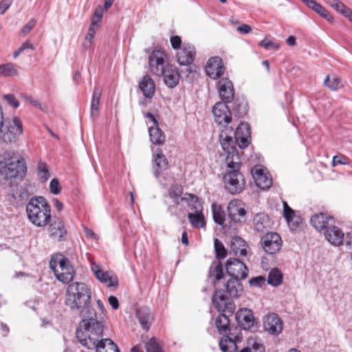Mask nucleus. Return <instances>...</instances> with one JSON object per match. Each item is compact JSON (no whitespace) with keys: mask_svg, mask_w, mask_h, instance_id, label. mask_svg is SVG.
<instances>
[{"mask_svg":"<svg viewBox=\"0 0 352 352\" xmlns=\"http://www.w3.org/2000/svg\"><path fill=\"white\" fill-rule=\"evenodd\" d=\"M259 46L263 47L266 50L269 49H277L279 45L272 41H269L267 39H263L259 43Z\"/></svg>","mask_w":352,"mask_h":352,"instance_id":"nucleus-56","label":"nucleus"},{"mask_svg":"<svg viewBox=\"0 0 352 352\" xmlns=\"http://www.w3.org/2000/svg\"><path fill=\"white\" fill-rule=\"evenodd\" d=\"M247 246L245 241L241 237L236 236L232 239L231 249L236 255L246 256L248 254Z\"/></svg>","mask_w":352,"mask_h":352,"instance_id":"nucleus-33","label":"nucleus"},{"mask_svg":"<svg viewBox=\"0 0 352 352\" xmlns=\"http://www.w3.org/2000/svg\"><path fill=\"white\" fill-rule=\"evenodd\" d=\"M9 194L18 205L23 204L30 197V194L26 188L19 185L12 186Z\"/></svg>","mask_w":352,"mask_h":352,"instance_id":"nucleus-28","label":"nucleus"},{"mask_svg":"<svg viewBox=\"0 0 352 352\" xmlns=\"http://www.w3.org/2000/svg\"><path fill=\"white\" fill-rule=\"evenodd\" d=\"M50 192L54 195H58L60 192V184L58 179L54 178L50 184Z\"/></svg>","mask_w":352,"mask_h":352,"instance_id":"nucleus-55","label":"nucleus"},{"mask_svg":"<svg viewBox=\"0 0 352 352\" xmlns=\"http://www.w3.org/2000/svg\"><path fill=\"white\" fill-rule=\"evenodd\" d=\"M165 54L161 50H154L148 58L151 72L158 76H163L164 84L169 88L175 87L179 82L180 75L176 67L165 61Z\"/></svg>","mask_w":352,"mask_h":352,"instance_id":"nucleus-6","label":"nucleus"},{"mask_svg":"<svg viewBox=\"0 0 352 352\" xmlns=\"http://www.w3.org/2000/svg\"><path fill=\"white\" fill-rule=\"evenodd\" d=\"M171 46L175 50L181 49L182 39L179 36H173L170 37Z\"/></svg>","mask_w":352,"mask_h":352,"instance_id":"nucleus-58","label":"nucleus"},{"mask_svg":"<svg viewBox=\"0 0 352 352\" xmlns=\"http://www.w3.org/2000/svg\"><path fill=\"white\" fill-rule=\"evenodd\" d=\"M225 69L222 59L219 56H214L207 62L206 74L210 78L216 80L223 76Z\"/></svg>","mask_w":352,"mask_h":352,"instance_id":"nucleus-19","label":"nucleus"},{"mask_svg":"<svg viewBox=\"0 0 352 352\" xmlns=\"http://www.w3.org/2000/svg\"><path fill=\"white\" fill-rule=\"evenodd\" d=\"M209 276L214 277L215 280H219L223 278V265L220 261L212 262L209 270Z\"/></svg>","mask_w":352,"mask_h":352,"instance_id":"nucleus-38","label":"nucleus"},{"mask_svg":"<svg viewBox=\"0 0 352 352\" xmlns=\"http://www.w3.org/2000/svg\"><path fill=\"white\" fill-rule=\"evenodd\" d=\"M188 218L191 226L196 228L205 227L206 221L202 211L198 212H188Z\"/></svg>","mask_w":352,"mask_h":352,"instance_id":"nucleus-36","label":"nucleus"},{"mask_svg":"<svg viewBox=\"0 0 352 352\" xmlns=\"http://www.w3.org/2000/svg\"><path fill=\"white\" fill-rule=\"evenodd\" d=\"M226 292L232 298H237L243 292V286L239 278H230L226 284Z\"/></svg>","mask_w":352,"mask_h":352,"instance_id":"nucleus-29","label":"nucleus"},{"mask_svg":"<svg viewBox=\"0 0 352 352\" xmlns=\"http://www.w3.org/2000/svg\"><path fill=\"white\" fill-rule=\"evenodd\" d=\"M50 268L53 270L56 278L63 283H69L74 276V270L71 265L69 259L63 257L58 261L57 267L55 262L50 261Z\"/></svg>","mask_w":352,"mask_h":352,"instance_id":"nucleus-10","label":"nucleus"},{"mask_svg":"<svg viewBox=\"0 0 352 352\" xmlns=\"http://www.w3.org/2000/svg\"><path fill=\"white\" fill-rule=\"evenodd\" d=\"M104 324L98 320H82L76 329L78 342L88 349L96 352H120L118 346L110 338H101Z\"/></svg>","mask_w":352,"mask_h":352,"instance_id":"nucleus-2","label":"nucleus"},{"mask_svg":"<svg viewBox=\"0 0 352 352\" xmlns=\"http://www.w3.org/2000/svg\"><path fill=\"white\" fill-rule=\"evenodd\" d=\"M307 7L313 10L314 11L317 8V6L320 4L316 2L315 0H301Z\"/></svg>","mask_w":352,"mask_h":352,"instance_id":"nucleus-63","label":"nucleus"},{"mask_svg":"<svg viewBox=\"0 0 352 352\" xmlns=\"http://www.w3.org/2000/svg\"><path fill=\"white\" fill-rule=\"evenodd\" d=\"M266 282V278L263 276L253 277L249 280V284L252 287H261Z\"/></svg>","mask_w":352,"mask_h":352,"instance_id":"nucleus-49","label":"nucleus"},{"mask_svg":"<svg viewBox=\"0 0 352 352\" xmlns=\"http://www.w3.org/2000/svg\"><path fill=\"white\" fill-rule=\"evenodd\" d=\"M91 270L96 278L100 283L106 284L107 287H117L118 286V277L107 271H103L97 263H92Z\"/></svg>","mask_w":352,"mask_h":352,"instance_id":"nucleus-16","label":"nucleus"},{"mask_svg":"<svg viewBox=\"0 0 352 352\" xmlns=\"http://www.w3.org/2000/svg\"><path fill=\"white\" fill-rule=\"evenodd\" d=\"M145 347L146 352H163L162 347L155 338L150 339L145 344Z\"/></svg>","mask_w":352,"mask_h":352,"instance_id":"nucleus-46","label":"nucleus"},{"mask_svg":"<svg viewBox=\"0 0 352 352\" xmlns=\"http://www.w3.org/2000/svg\"><path fill=\"white\" fill-rule=\"evenodd\" d=\"M17 74V69L12 63L0 65V76L12 77Z\"/></svg>","mask_w":352,"mask_h":352,"instance_id":"nucleus-40","label":"nucleus"},{"mask_svg":"<svg viewBox=\"0 0 352 352\" xmlns=\"http://www.w3.org/2000/svg\"><path fill=\"white\" fill-rule=\"evenodd\" d=\"M251 30V27L247 24H243L237 28V30L243 34H248Z\"/></svg>","mask_w":352,"mask_h":352,"instance_id":"nucleus-64","label":"nucleus"},{"mask_svg":"<svg viewBox=\"0 0 352 352\" xmlns=\"http://www.w3.org/2000/svg\"><path fill=\"white\" fill-rule=\"evenodd\" d=\"M254 229L259 232H265L272 227L271 219L265 213H257L253 219Z\"/></svg>","mask_w":352,"mask_h":352,"instance_id":"nucleus-27","label":"nucleus"},{"mask_svg":"<svg viewBox=\"0 0 352 352\" xmlns=\"http://www.w3.org/2000/svg\"><path fill=\"white\" fill-rule=\"evenodd\" d=\"M139 87L146 98L151 99L153 97L155 91V85L151 77L144 76L140 82Z\"/></svg>","mask_w":352,"mask_h":352,"instance_id":"nucleus-30","label":"nucleus"},{"mask_svg":"<svg viewBox=\"0 0 352 352\" xmlns=\"http://www.w3.org/2000/svg\"><path fill=\"white\" fill-rule=\"evenodd\" d=\"M314 11L320 16L327 19L328 21L331 23L333 22V17L330 14L329 12L322 5L319 4Z\"/></svg>","mask_w":352,"mask_h":352,"instance_id":"nucleus-48","label":"nucleus"},{"mask_svg":"<svg viewBox=\"0 0 352 352\" xmlns=\"http://www.w3.org/2000/svg\"><path fill=\"white\" fill-rule=\"evenodd\" d=\"M37 173L40 179L43 182H46L50 177V173L47 164L43 162H39L37 166Z\"/></svg>","mask_w":352,"mask_h":352,"instance_id":"nucleus-44","label":"nucleus"},{"mask_svg":"<svg viewBox=\"0 0 352 352\" xmlns=\"http://www.w3.org/2000/svg\"><path fill=\"white\" fill-rule=\"evenodd\" d=\"M310 223L317 230L324 232L330 226H332V223H335V220L333 217L327 213L320 212L313 215Z\"/></svg>","mask_w":352,"mask_h":352,"instance_id":"nucleus-24","label":"nucleus"},{"mask_svg":"<svg viewBox=\"0 0 352 352\" xmlns=\"http://www.w3.org/2000/svg\"><path fill=\"white\" fill-rule=\"evenodd\" d=\"M340 14L347 18L352 23V10L351 8L345 6Z\"/></svg>","mask_w":352,"mask_h":352,"instance_id":"nucleus-61","label":"nucleus"},{"mask_svg":"<svg viewBox=\"0 0 352 352\" xmlns=\"http://www.w3.org/2000/svg\"><path fill=\"white\" fill-rule=\"evenodd\" d=\"M30 221L37 227L45 226L51 220V206L43 197H32L26 205Z\"/></svg>","mask_w":352,"mask_h":352,"instance_id":"nucleus-7","label":"nucleus"},{"mask_svg":"<svg viewBox=\"0 0 352 352\" xmlns=\"http://www.w3.org/2000/svg\"><path fill=\"white\" fill-rule=\"evenodd\" d=\"M267 280L273 287L279 286L283 282V274L279 269L273 268L270 271Z\"/></svg>","mask_w":352,"mask_h":352,"instance_id":"nucleus-37","label":"nucleus"},{"mask_svg":"<svg viewBox=\"0 0 352 352\" xmlns=\"http://www.w3.org/2000/svg\"><path fill=\"white\" fill-rule=\"evenodd\" d=\"M325 239L332 245L339 246L344 243V232L332 223L324 232Z\"/></svg>","mask_w":352,"mask_h":352,"instance_id":"nucleus-25","label":"nucleus"},{"mask_svg":"<svg viewBox=\"0 0 352 352\" xmlns=\"http://www.w3.org/2000/svg\"><path fill=\"white\" fill-rule=\"evenodd\" d=\"M65 304L70 309L83 318L82 320H98L91 302V292L84 283L69 284L65 294Z\"/></svg>","mask_w":352,"mask_h":352,"instance_id":"nucleus-3","label":"nucleus"},{"mask_svg":"<svg viewBox=\"0 0 352 352\" xmlns=\"http://www.w3.org/2000/svg\"><path fill=\"white\" fill-rule=\"evenodd\" d=\"M212 210L214 221L221 226L224 233H228V228L226 224V215L222 208L220 206L212 204Z\"/></svg>","mask_w":352,"mask_h":352,"instance_id":"nucleus-31","label":"nucleus"},{"mask_svg":"<svg viewBox=\"0 0 352 352\" xmlns=\"http://www.w3.org/2000/svg\"><path fill=\"white\" fill-rule=\"evenodd\" d=\"M327 5L331 6L338 12L340 13L341 11L344 8L345 6L340 0H323Z\"/></svg>","mask_w":352,"mask_h":352,"instance_id":"nucleus-50","label":"nucleus"},{"mask_svg":"<svg viewBox=\"0 0 352 352\" xmlns=\"http://www.w3.org/2000/svg\"><path fill=\"white\" fill-rule=\"evenodd\" d=\"M136 318L142 328L148 331L153 320V316L149 308L142 307L136 310Z\"/></svg>","mask_w":352,"mask_h":352,"instance_id":"nucleus-26","label":"nucleus"},{"mask_svg":"<svg viewBox=\"0 0 352 352\" xmlns=\"http://www.w3.org/2000/svg\"><path fill=\"white\" fill-rule=\"evenodd\" d=\"M12 3V0H1L0 2V14H3Z\"/></svg>","mask_w":352,"mask_h":352,"instance_id":"nucleus-59","label":"nucleus"},{"mask_svg":"<svg viewBox=\"0 0 352 352\" xmlns=\"http://www.w3.org/2000/svg\"><path fill=\"white\" fill-rule=\"evenodd\" d=\"M152 162L153 175L156 179H159L168 168V160L160 148L153 151Z\"/></svg>","mask_w":352,"mask_h":352,"instance_id":"nucleus-17","label":"nucleus"},{"mask_svg":"<svg viewBox=\"0 0 352 352\" xmlns=\"http://www.w3.org/2000/svg\"><path fill=\"white\" fill-rule=\"evenodd\" d=\"M3 98L7 101L10 106L14 108H17L19 107V102L14 94H6L3 96Z\"/></svg>","mask_w":352,"mask_h":352,"instance_id":"nucleus-53","label":"nucleus"},{"mask_svg":"<svg viewBox=\"0 0 352 352\" xmlns=\"http://www.w3.org/2000/svg\"><path fill=\"white\" fill-rule=\"evenodd\" d=\"M212 304L220 314L215 320V326L218 332L223 336L219 345L222 352H237L238 344L241 342L243 336L238 327L230 328L229 316L225 313L229 304L225 291L217 289L212 296Z\"/></svg>","mask_w":352,"mask_h":352,"instance_id":"nucleus-1","label":"nucleus"},{"mask_svg":"<svg viewBox=\"0 0 352 352\" xmlns=\"http://www.w3.org/2000/svg\"><path fill=\"white\" fill-rule=\"evenodd\" d=\"M251 173L259 188L267 190L272 186V179L267 170L262 165L254 166L251 170Z\"/></svg>","mask_w":352,"mask_h":352,"instance_id":"nucleus-14","label":"nucleus"},{"mask_svg":"<svg viewBox=\"0 0 352 352\" xmlns=\"http://www.w3.org/2000/svg\"><path fill=\"white\" fill-rule=\"evenodd\" d=\"M143 115L144 118H146L147 121V124L148 126H154L157 127L159 126V123L154 115L150 112H143Z\"/></svg>","mask_w":352,"mask_h":352,"instance_id":"nucleus-52","label":"nucleus"},{"mask_svg":"<svg viewBox=\"0 0 352 352\" xmlns=\"http://www.w3.org/2000/svg\"><path fill=\"white\" fill-rule=\"evenodd\" d=\"M235 317L239 324L237 327L241 330H249L254 324L255 318L252 311L250 309H240L236 312Z\"/></svg>","mask_w":352,"mask_h":352,"instance_id":"nucleus-21","label":"nucleus"},{"mask_svg":"<svg viewBox=\"0 0 352 352\" xmlns=\"http://www.w3.org/2000/svg\"><path fill=\"white\" fill-rule=\"evenodd\" d=\"M241 165L239 157L235 156L232 160L230 157L228 159V170L223 179L225 188L232 195L241 193L245 187V178L240 171Z\"/></svg>","mask_w":352,"mask_h":352,"instance_id":"nucleus-9","label":"nucleus"},{"mask_svg":"<svg viewBox=\"0 0 352 352\" xmlns=\"http://www.w3.org/2000/svg\"><path fill=\"white\" fill-rule=\"evenodd\" d=\"M283 216L287 223H291L292 219H296L294 210L291 208L286 201H283Z\"/></svg>","mask_w":352,"mask_h":352,"instance_id":"nucleus-47","label":"nucleus"},{"mask_svg":"<svg viewBox=\"0 0 352 352\" xmlns=\"http://www.w3.org/2000/svg\"><path fill=\"white\" fill-rule=\"evenodd\" d=\"M218 91L223 102H231L234 96L232 82L228 78H222L218 82Z\"/></svg>","mask_w":352,"mask_h":352,"instance_id":"nucleus-22","label":"nucleus"},{"mask_svg":"<svg viewBox=\"0 0 352 352\" xmlns=\"http://www.w3.org/2000/svg\"><path fill=\"white\" fill-rule=\"evenodd\" d=\"M282 243L281 237L276 232H267L261 239V247L268 254H274L278 252L282 247Z\"/></svg>","mask_w":352,"mask_h":352,"instance_id":"nucleus-12","label":"nucleus"},{"mask_svg":"<svg viewBox=\"0 0 352 352\" xmlns=\"http://www.w3.org/2000/svg\"><path fill=\"white\" fill-rule=\"evenodd\" d=\"M36 20L32 19H31L25 25L23 26V28L21 30V32L23 35H26L28 34L35 26L36 25Z\"/></svg>","mask_w":352,"mask_h":352,"instance_id":"nucleus-57","label":"nucleus"},{"mask_svg":"<svg viewBox=\"0 0 352 352\" xmlns=\"http://www.w3.org/2000/svg\"><path fill=\"white\" fill-rule=\"evenodd\" d=\"M243 203L238 199L231 200L227 207L228 215L234 222H243L245 221L246 210L242 206Z\"/></svg>","mask_w":352,"mask_h":352,"instance_id":"nucleus-20","label":"nucleus"},{"mask_svg":"<svg viewBox=\"0 0 352 352\" xmlns=\"http://www.w3.org/2000/svg\"><path fill=\"white\" fill-rule=\"evenodd\" d=\"M101 93L102 91L99 87L94 88L91 103V117L92 118L97 117L98 115Z\"/></svg>","mask_w":352,"mask_h":352,"instance_id":"nucleus-35","label":"nucleus"},{"mask_svg":"<svg viewBox=\"0 0 352 352\" xmlns=\"http://www.w3.org/2000/svg\"><path fill=\"white\" fill-rule=\"evenodd\" d=\"M23 133V124L19 118L14 117L3 132V140L6 143L16 142Z\"/></svg>","mask_w":352,"mask_h":352,"instance_id":"nucleus-15","label":"nucleus"},{"mask_svg":"<svg viewBox=\"0 0 352 352\" xmlns=\"http://www.w3.org/2000/svg\"><path fill=\"white\" fill-rule=\"evenodd\" d=\"M196 51L194 46L184 43L177 54V62L181 65H190L195 59Z\"/></svg>","mask_w":352,"mask_h":352,"instance_id":"nucleus-23","label":"nucleus"},{"mask_svg":"<svg viewBox=\"0 0 352 352\" xmlns=\"http://www.w3.org/2000/svg\"><path fill=\"white\" fill-rule=\"evenodd\" d=\"M233 111L239 117L245 116L248 112V104L245 101L239 102L235 101L233 106Z\"/></svg>","mask_w":352,"mask_h":352,"instance_id":"nucleus-45","label":"nucleus"},{"mask_svg":"<svg viewBox=\"0 0 352 352\" xmlns=\"http://www.w3.org/2000/svg\"><path fill=\"white\" fill-rule=\"evenodd\" d=\"M214 246L217 258H225L227 256V250L223 244L218 239H214Z\"/></svg>","mask_w":352,"mask_h":352,"instance_id":"nucleus-43","label":"nucleus"},{"mask_svg":"<svg viewBox=\"0 0 352 352\" xmlns=\"http://www.w3.org/2000/svg\"><path fill=\"white\" fill-rule=\"evenodd\" d=\"M50 235L54 239L60 241L67 234L64 223L60 220L55 221L50 225Z\"/></svg>","mask_w":352,"mask_h":352,"instance_id":"nucleus-32","label":"nucleus"},{"mask_svg":"<svg viewBox=\"0 0 352 352\" xmlns=\"http://www.w3.org/2000/svg\"><path fill=\"white\" fill-rule=\"evenodd\" d=\"M183 189L179 185H173L165 195V204L167 205V210L172 216L178 217L184 212L187 206L192 211L198 212L202 211V205L197 196L186 193L182 197Z\"/></svg>","mask_w":352,"mask_h":352,"instance_id":"nucleus-5","label":"nucleus"},{"mask_svg":"<svg viewBox=\"0 0 352 352\" xmlns=\"http://www.w3.org/2000/svg\"><path fill=\"white\" fill-rule=\"evenodd\" d=\"M0 173L7 179L22 178L26 173L25 163L13 151H6L0 155Z\"/></svg>","mask_w":352,"mask_h":352,"instance_id":"nucleus-8","label":"nucleus"},{"mask_svg":"<svg viewBox=\"0 0 352 352\" xmlns=\"http://www.w3.org/2000/svg\"><path fill=\"white\" fill-rule=\"evenodd\" d=\"M229 102H217L212 107V113L214 122L219 126L228 127L232 121V113L228 106Z\"/></svg>","mask_w":352,"mask_h":352,"instance_id":"nucleus-11","label":"nucleus"},{"mask_svg":"<svg viewBox=\"0 0 352 352\" xmlns=\"http://www.w3.org/2000/svg\"><path fill=\"white\" fill-rule=\"evenodd\" d=\"M151 142L155 145H162L165 142V135L159 126H148Z\"/></svg>","mask_w":352,"mask_h":352,"instance_id":"nucleus-34","label":"nucleus"},{"mask_svg":"<svg viewBox=\"0 0 352 352\" xmlns=\"http://www.w3.org/2000/svg\"><path fill=\"white\" fill-rule=\"evenodd\" d=\"M324 84L333 91L338 90L343 87L341 78L336 75L327 76L324 80Z\"/></svg>","mask_w":352,"mask_h":352,"instance_id":"nucleus-39","label":"nucleus"},{"mask_svg":"<svg viewBox=\"0 0 352 352\" xmlns=\"http://www.w3.org/2000/svg\"><path fill=\"white\" fill-rule=\"evenodd\" d=\"M226 270L231 278L245 279L248 275V268L238 258H229L226 263Z\"/></svg>","mask_w":352,"mask_h":352,"instance_id":"nucleus-13","label":"nucleus"},{"mask_svg":"<svg viewBox=\"0 0 352 352\" xmlns=\"http://www.w3.org/2000/svg\"><path fill=\"white\" fill-rule=\"evenodd\" d=\"M98 28L96 27V26H94L92 25H90L89 29H88V32H87V34L85 37V41L83 43V47L85 48V49H89L91 48L92 44H93V42H94V37H95V35H96V30Z\"/></svg>","mask_w":352,"mask_h":352,"instance_id":"nucleus-41","label":"nucleus"},{"mask_svg":"<svg viewBox=\"0 0 352 352\" xmlns=\"http://www.w3.org/2000/svg\"><path fill=\"white\" fill-rule=\"evenodd\" d=\"M21 97L25 100H26L27 102H28L30 104H31L32 105L44 111L45 110V107L41 104V102L36 100V99H34V98H32L31 96H28V95H26V94H23L21 96Z\"/></svg>","mask_w":352,"mask_h":352,"instance_id":"nucleus-51","label":"nucleus"},{"mask_svg":"<svg viewBox=\"0 0 352 352\" xmlns=\"http://www.w3.org/2000/svg\"><path fill=\"white\" fill-rule=\"evenodd\" d=\"M109 302L113 309H118L119 308V302L116 296H111L109 297Z\"/></svg>","mask_w":352,"mask_h":352,"instance_id":"nucleus-62","label":"nucleus"},{"mask_svg":"<svg viewBox=\"0 0 352 352\" xmlns=\"http://www.w3.org/2000/svg\"><path fill=\"white\" fill-rule=\"evenodd\" d=\"M10 332L9 327L4 322L0 321V333L3 337H7Z\"/></svg>","mask_w":352,"mask_h":352,"instance_id":"nucleus-60","label":"nucleus"},{"mask_svg":"<svg viewBox=\"0 0 352 352\" xmlns=\"http://www.w3.org/2000/svg\"><path fill=\"white\" fill-rule=\"evenodd\" d=\"M263 327L270 334L278 336L283 331V322L278 314L271 313L265 317Z\"/></svg>","mask_w":352,"mask_h":352,"instance_id":"nucleus-18","label":"nucleus"},{"mask_svg":"<svg viewBox=\"0 0 352 352\" xmlns=\"http://www.w3.org/2000/svg\"><path fill=\"white\" fill-rule=\"evenodd\" d=\"M347 164H349L348 159L342 155H335L333 157V160H332V166H336L337 165H341V164L345 165Z\"/></svg>","mask_w":352,"mask_h":352,"instance_id":"nucleus-54","label":"nucleus"},{"mask_svg":"<svg viewBox=\"0 0 352 352\" xmlns=\"http://www.w3.org/2000/svg\"><path fill=\"white\" fill-rule=\"evenodd\" d=\"M105 10L101 6H98L94 12L93 17L91 19V25L99 27L100 23L102 22V16Z\"/></svg>","mask_w":352,"mask_h":352,"instance_id":"nucleus-42","label":"nucleus"},{"mask_svg":"<svg viewBox=\"0 0 352 352\" xmlns=\"http://www.w3.org/2000/svg\"><path fill=\"white\" fill-rule=\"evenodd\" d=\"M250 134V125L246 122H241L235 130L232 127H226L221 131L219 140L222 148L227 153L226 163L229 157L232 160L235 156L239 157L236 144L241 148L248 146L251 140Z\"/></svg>","mask_w":352,"mask_h":352,"instance_id":"nucleus-4","label":"nucleus"}]
</instances>
